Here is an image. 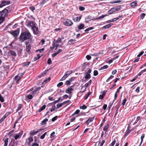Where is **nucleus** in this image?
<instances>
[{
  "label": "nucleus",
  "instance_id": "1",
  "mask_svg": "<svg viewBox=\"0 0 146 146\" xmlns=\"http://www.w3.org/2000/svg\"><path fill=\"white\" fill-rule=\"evenodd\" d=\"M32 36L29 31H24L22 32L19 37V40L22 42H23L27 40H29V42H31Z\"/></svg>",
  "mask_w": 146,
  "mask_h": 146
},
{
  "label": "nucleus",
  "instance_id": "2",
  "mask_svg": "<svg viewBox=\"0 0 146 146\" xmlns=\"http://www.w3.org/2000/svg\"><path fill=\"white\" fill-rule=\"evenodd\" d=\"M27 26L28 27L30 28L33 30L34 34L36 35L38 34L39 32V30L35 22L29 21L27 23Z\"/></svg>",
  "mask_w": 146,
  "mask_h": 146
},
{
  "label": "nucleus",
  "instance_id": "3",
  "mask_svg": "<svg viewBox=\"0 0 146 146\" xmlns=\"http://www.w3.org/2000/svg\"><path fill=\"white\" fill-rule=\"evenodd\" d=\"M8 11L6 8L2 11H0V24L2 23L4 20V17L8 13Z\"/></svg>",
  "mask_w": 146,
  "mask_h": 146
},
{
  "label": "nucleus",
  "instance_id": "4",
  "mask_svg": "<svg viewBox=\"0 0 146 146\" xmlns=\"http://www.w3.org/2000/svg\"><path fill=\"white\" fill-rule=\"evenodd\" d=\"M40 89V87H38V88H36L34 89H33V90H31L32 92L31 93L33 97L35 96L38 94L39 92V90Z\"/></svg>",
  "mask_w": 146,
  "mask_h": 146
},
{
  "label": "nucleus",
  "instance_id": "5",
  "mask_svg": "<svg viewBox=\"0 0 146 146\" xmlns=\"http://www.w3.org/2000/svg\"><path fill=\"white\" fill-rule=\"evenodd\" d=\"M72 72L71 71H67L63 76L61 78L60 80L63 81L65 80L70 74Z\"/></svg>",
  "mask_w": 146,
  "mask_h": 146
},
{
  "label": "nucleus",
  "instance_id": "6",
  "mask_svg": "<svg viewBox=\"0 0 146 146\" xmlns=\"http://www.w3.org/2000/svg\"><path fill=\"white\" fill-rule=\"evenodd\" d=\"M63 23L66 26H70L73 24L72 22L68 19H65L63 21Z\"/></svg>",
  "mask_w": 146,
  "mask_h": 146
},
{
  "label": "nucleus",
  "instance_id": "7",
  "mask_svg": "<svg viewBox=\"0 0 146 146\" xmlns=\"http://www.w3.org/2000/svg\"><path fill=\"white\" fill-rule=\"evenodd\" d=\"M23 134V131H22L20 133L17 134H16L13 137L15 140H17L18 139H20Z\"/></svg>",
  "mask_w": 146,
  "mask_h": 146
},
{
  "label": "nucleus",
  "instance_id": "8",
  "mask_svg": "<svg viewBox=\"0 0 146 146\" xmlns=\"http://www.w3.org/2000/svg\"><path fill=\"white\" fill-rule=\"evenodd\" d=\"M10 4V1H2L1 4H0V7H2L3 6Z\"/></svg>",
  "mask_w": 146,
  "mask_h": 146
},
{
  "label": "nucleus",
  "instance_id": "9",
  "mask_svg": "<svg viewBox=\"0 0 146 146\" xmlns=\"http://www.w3.org/2000/svg\"><path fill=\"white\" fill-rule=\"evenodd\" d=\"M29 42H27L25 43L26 45V51L28 52H29L30 51L31 48V45L29 44Z\"/></svg>",
  "mask_w": 146,
  "mask_h": 146
},
{
  "label": "nucleus",
  "instance_id": "10",
  "mask_svg": "<svg viewBox=\"0 0 146 146\" xmlns=\"http://www.w3.org/2000/svg\"><path fill=\"white\" fill-rule=\"evenodd\" d=\"M70 101H64L62 103L58 104L56 105L57 107L58 108H59L65 104L68 103Z\"/></svg>",
  "mask_w": 146,
  "mask_h": 146
},
{
  "label": "nucleus",
  "instance_id": "11",
  "mask_svg": "<svg viewBox=\"0 0 146 146\" xmlns=\"http://www.w3.org/2000/svg\"><path fill=\"white\" fill-rule=\"evenodd\" d=\"M10 33L13 35L15 37H17L18 36L19 32L18 31L15 30L11 32Z\"/></svg>",
  "mask_w": 146,
  "mask_h": 146
},
{
  "label": "nucleus",
  "instance_id": "12",
  "mask_svg": "<svg viewBox=\"0 0 146 146\" xmlns=\"http://www.w3.org/2000/svg\"><path fill=\"white\" fill-rule=\"evenodd\" d=\"M118 9L115 8H112L111 9L108 11V13L109 14H111L115 12L116 11H118Z\"/></svg>",
  "mask_w": 146,
  "mask_h": 146
},
{
  "label": "nucleus",
  "instance_id": "13",
  "mask_svg": "<svg viewBox=\"0 0 146 146\" xmlns=\"http://www.w3.org/2000/svg\"><path fill=\"white\" fill-rule=\"evenodd\" d=\"M10 114V113L9 112H7L3 116L2 118L1 119V120H0V123L2 122L5 119L9 114Z\"/></svg>",
  "mask_w": 146,
  "mask_h": 146
},
{
  "label": "nucleus",
  "instance_id": "14",
  "mask_svg": "<svg viewBox=\"0 0 146 146\" xmlns=\"http://www.w3.org/2000/svg\"><path fill=\"white\" fill-rule=\"evenodd\" d=\"M9 55L14 56H17V54L13 50H10L8 52Z\"/></svg>",
  "mask_w": 146,
  "mask_h": 146
},
{
  "label": "nucleus",
  "instance_id": "15",
  "mask_svg": "<svg viewBox=\"0 0 146 146\" xmlns=\"http://www.w3.org/2000/svg\"><path fill=\"white\" fill-rule=\"evenodd\" d=\"M104 50H102V51H99V52L97 53H94L93 54H92V56H98L100 55H103V54H105L103 52Z\"/></svg>",
  "mask_w": 146,
  "mask_h": 146
},
{
  "label": "nucleus",
  "instance_id": "16",
  "mask_svg": "<svg viewBox=\"0 0 146 146\" xmlns=\"http://www.w3.org/2000/svg\"><path fill=\"white\" fill-rule=\"evenodd\" d=\"M73 89L72 88L71 86L69 87L66 91V92L68 94H70L72 93V91L73 90Z\"/></svg>",
  "mask_w": 146,
  "mask_h": 146
},
{
  "label": "nucleus",
  "instance_id": "17",
  "mask_svg": "<svg viewBox=\"0 0 146 146\" xmlns=\"http://www.w3.org/2000/svg\"><path fill=\"white\" fill-rule=\"evenodd\" d=\"M94 117L91 118H89L88 120L86 121V123L87 125H89V123L92 121L94 119Z\"/></svg>",
  "mask_w": 146,
  "mask_h": 146
},
{
  "label": "nucleus",
  "instance_id": "18",
  "mask_svg": "<svg viewBox=\"0 0 146 146\" xmlns=\"http://www.w3.org/2000/svg\"><path fill=\"white\" fill-rule=\"evenodd\" d=\"M42 130V129H39L36 131H32L30 133V134H31V135H34L37 133L38 132H39L40 131H41Z\"/></svg>",
  "mask_w": 146,
  "mask_h": 146
},
{
  "label": "nucleus",
  "instance_id": "19",
  "mask_svg": "<svg viewBox=\"0 0 146 146\" xmlns=\"http://www.w3.org/2000/svg\"><path fill=\"white\" fill-rule=\"evenodd\" d=\"M30 62H24L22 64V66H28L30 64Z\"/></svg>",
  "mask_w": 146,
  "mask_h": 146
},
{
  "label": "nucleus",
  "instance_id": "20",
  "mask_svg": "<svg viewBox=\"0 0 146 146\" xmlns=\"http://www.w3.org/2000/svg\"><path fill=\"white\" fill-rule=\"evenodd\" d=\"M84 25L83 23H81L78 26V28L80 30H81L84 29Z\"/></svg>",
  "mask_w": 146,
  "mask_h": 146
},
{
  "label": "nucleus",
  "instance_id": "21",
  "mask_svg": "<svg viewBox=\"0 0 146 146\" xmlns=\"http://www.w3.org/2000/svg\"><path fill=\"white\" fill-rule=\"evenodd\" d=\"M85 74L86 76H85V78L86 79H88L90 78L91 75L90 74L87 72H86Z\"/></svg>",
  "mask_w": 146,
  "mask_h": 146
},
{
  "label": "nucleus",
  "instance_id": "22",
  "mask_svg": "<svg viewBox=\"0 0 146 146\" xmlns=\"http://www.w3.org/2000/svg\"><path fill=\"white\" fill-rule=\"evenodd\" d=\"M146 71V68H145L144 70H141L140 72H139L138 75L139 76H141L142 74L145 73Z\"/></svg>",
  "mask_w": 146,
  "mask_h": 146
},
{
  "label": "nucleus",
  "instance_id": "23",
  "mask_svg": "<svg viewBox=\"0 0 146 146\" xmlns=\"http://www.w3.org/2000/svg\"><path fill=\"white\" fill-rule=\"evenodd\" d=\"M105 141L104 140H103L102 142L99 141L98 142V146H102L105 143Z\"/></svg>",
  "mask_w": 146,
  "mask_h": 146
},
{
  "label": "nucleus",
  "instance_id": "24",
  "mask_svg": "<svg viewBox=\"0 0 146 146\" xmlns=\"http://www.w3.org/2000/svg\"><path fill=\"white\" fill-rule=\"evenodd\" d=\"M112 25V24L111 23L109 24L104 26L103 27V28H104V29L108 28L110 27H111Z\"/></svg>",
  "mask_w": 146,
  "mask_h": 146
},
{
  "label": "nucleus",
  "instance_id": "25",
  "mask_svg": "<svg viewBox=\"0 0 146 146\" xmlns=\"http://www.w3.org/2000/svg\"><path fill=\"white\" fill-rule=\"evenodd\" d=\"M48 119H44L43 120L41 123V124L42 125H44L46 124V122L48 121Z\"/></svg>",
  "mask_w": 146,
  "mask_h": 146
},
{
  "label": "nucleus",
  "instance_id": "26",
  "mask_svg": "<svg viewBox=\"0 0 146 146\" xmlns=\"http://www.w3.org/2000/svg\"><path fill=\"white\" fill-rule=\"evenodd\" d=\"M9 139L8 138H6L4 141V146H7L8 145Z\"/></svg>",
  "mask_w": 146,
  "mask_h": 146
},
{
  "label": "nucleus",
  "instance_id": "27",
  "mask_svg": "<svg viewBox=\"0 0 146 146\" xmlns=\"http://www.w3.org/2000/svg\"><path fill=\"white\" fill-rule=\"evenodd\" d=\"M136 4L137 2L135 1L131 3L130 5L131 6L133 7H135L136 6Z\"/></svg>",
  "mask_w": 146,
  "mask_h": 146
},
{
  "label": "nucleus",
  "instance_id": "28",
  "mask_svg": "<svg viewBox=\"0 0 146 146\" xmlns=\"http://www.w3.org/2000/svg\"><path fill=\"white\" fill-rule=\"evenodd\" d=\"M21 78L18 75L15 76V80L16 82L17 83Z\"/></svg>",
  "mask_w": 146,
  "mask_h": 146
},
{
  "label": "nucleus",
  "instance_id": "29",
  "mask_svg": "<svg viewBox=\"0 0 146 146\" xmlns=\"http://www.w3.org/2000/svg\"><path fill=\"white\" fill-rule=\"evenodd\" d=\"M22 104H18V108H17V109L16 110L17 111H19V110H20L22 108Z\"/></svg>",
  "mask_w": 146,
  "mask_h": 146
},
{
  "label": "nucleus",
  "instance_id": "30",
  "mask_svg": "<svg viewBox=\"0 0 146 146\" xmlns=\"http://www.w3.org/2000/svg\"><path fill=\"white\" fill-rule=\"evenodd\" d=\"M27 97L28 99H31L33 98V96L32 94H31V93H30L27 96Z\"/></svg>",
  "mask_w": 146,
  "mask_h": 146
},
{
  "label": "nucleus",
  "instance_id": "31",
  "mask_svg": "<svg viewBox=\"0 0 146 146\" xmlns=\"http://www.w3.org/2000/svg\"><path fill=\"white\" fill-rule=\"evenodd\" d=\"M46 107V106L45 105H43L39 110L38 111L39 112L41 111L42 110H43Z\"/></svg>",
  "mask_w": 146,
  "mask_h": 146
},
{
  "label": "nucleus",
  "instance_id": "32",
  "mask_svg": "<svg viewBox=\"0 0 146 146\" xmlns=\"http://www.w3.org/2000/svg\"><path fill=\"white\" fill-rule=\"evenodd\" d=\"M109 128V125L108 124H107L106 125L104 126L103 128V130L105 131H106V130L108 129Z\"/></svg>",
  "mask_w": 146,
  "mask_h": 146
},
{
  "label": "nucleus",
  "instance_id": "33",
  "mask_svg": "<svg viewBox=\"0 0 146 146\" xmlns=\"http://www.w3.org/2000/svg\"><path fill=\"white\" fill-rule=\"evenodd\" d=\"M94 29V28L93 27H89L88 28L86 29L84 31L85 32L87 33V32L89 31L92 30Z\"/></svg>",
  "mask_w": 146,
  "mask_h": 146
},
{
  "label": "nucleus",
  "instance_id": "34",
  "mask_svg": "<svg viewBox=\"0 0 146 146\" xmlns=\"http://www.w3.org/2000/svg\"><path fill=\"white\" fill-rule=\"evenodd\" d=\"M141 118V117L140 116H138L137 119L135 121L134 123L133 124V125H135V124Z\"/></svg>",
  "mask_w": 146,
  "mask_h": 146
},
{
  "label": "nucleus",
  "instance_id": "35",
  "mask_svg": "<svg viewBox=\"0 0 146 146\" xmlns=\"http://www.w3.org/2000/svg\"><path fill=\"white\" fill-rule=\"evenodd\" d=\"M87 108V107L85 106V105H83L82 106H80V109H82L83 110H85Z\"/></svg>",
  "mask_w": 146,
  "mask_h": 146
},
{
  "label": "nucleus",
  "instance_id": "36",
  "mask_svg": "<svg viewBox=\"0 0 146 146\" xmlns=\"http://www.w3.org/2000/svg\"><path fill=\"white\" fill-rule=\"evenodd\" d=\"M107 16V15H102V16H100V17H98L97 19H103V18H104L105 17H106Z\"/></svg>",
  "mask_w": 146,
  "mask_h": 146
},
{
  "label": "nucleus",
  "instance_id": "37",
  "mask_svg": "<svg viewBox=\"0 0 146 146\" xmlns=\"http://www.w3.org/2000/svg\"><path fill=\"white\" fill-rule=\"evenodd\" d=\"M81 18V16L80 17H77L75 18V20L74 21L76 22H79Z\"/></svg>",
  "mask_w": 146,
  "mask_h": 146
},
{
  "label": "nucleus",
  "instance_id": "38",
  "mask_svg": "<svg viewBox=\"0 0 146 146\" xmlns=\"http://www.w3.org/2000/svg\"><path fill=\"white\" fill-rule=\"evenodd\" d=\"M63 38H61L60 37H59L58 39L56 40V42L57 43H60L62 41V39Z\"/></svg>",
  "mask_w": 146,
  "mask_h": 146
},
{
  "label": "nucleus",
  "instance_id": "39",
  "mask_svg": "<svg viewBox=\"0 0 146 146\" xmlns=\"http://www.w3.org/2000/svg\"><path fill=\"white\" fill-rule=\"evenodd\" d=\"M46 134L47 132H45L40 136V138L42 139H44Z\"/></svg>",
  "mask_w": 146,
  "mask_h": 146
},
{
  "label": "nucleus",
  "instance_id": "40",
  "mask_svg": "<svg viewBox=\"0 0 146 146\" xmlns=\"http://www.w3.org/2000/svg\"><path fill=\"white\" fill-rule=\"evenodd\" d=\"M80 112V110H77L74 113L72 114V115H74L75 114H78Z\"/></svg>",
  "mask_w": 146,
  "mask_h": 146
},
{
  "label": "nucleus",
  "instance_id": "41",
  "mask_svg": "<svg viewBox=\"0 0 146 146\" xmlns=\"http://www.w3.org/2000/svg\"><path fill=\"white\" fill-rule=\"evenodd\" d=\"M70 82H71L70 80H68L65 83V84L66 85H70Z\"/></svg>",
  "mask_w": 146,
  "mask_h": 146
},
{
  "label": "nucleus",
  "instance_id": "42",
  "mask_svg": "<svg viewBox=\"0 0 146 146\" xmlns=\"http://www.w3.org/2000/svg\"><path fill=\"white\" fill-rule=\"evenodd\" d=\"M57 118H58V116H56L55 117H54L52 118V119H51V121L52 122H54L57 119Z\"/></svg>",
  "mask_w": 146,
  "mask_h": 146
},
{
  "label": "nucleus",
  "instance_id": "43",
  "mask_svg": "<svg viewBox=\"0 0 146 146\" xmlns=\"http://www.w3.org/2000/svg\"><path fill=\"white\" fill-rule=\"evenodd\" d=\"M79 9L80 10L83 11L85 10V8L83 7L79 6Z\"/></svg>",
  "mask_w": 146,
  "mask_h": 146
},
{
  "label": "nucleus",
  "instance_id": "44",
  "mask_svg": "<svg viewBox=\"0 0 146 146\" xmlns=\"http://www.w3.org/2000/svg\"><path fill=\"white\" fill-rule=\"evenodd\" d=\"M108 66L107 65H104L100 69L101 70H103L105 69L108 68Z\"/></svg>",
  "mask_w": 146,
  "mask_h": 146
},
{
  "label": "nucleus",
  "instance_id": "45",
  "mask_svg": "<svg viewBox=\"0 0 146 146\" xmlns=\"http://www.w3.org/2000/svg\"><path fill=\"white\" fill-rule=\"evenodd\" d=\"M48 0H43L40 3L41 5H43L44 4L46 3Z\"/></svg>",
  "mask_w": 146,
  "mask_h": 146
},
{
  "label": "nucleus",
  "instance_id": "46",
  "mask_svg": "<svg viewBox=\"0 0 146 146\" xmlns=\"http://www.w3.org/2000/svg\"><path fill=\"white\" fill-rule=\"evenodd\" d=\"M98 74V72L97 70H95L94 72V76H96Z\"/></svg>",
  "mask_w": 146,
  "mask_h": 146
},
{
  "label": "nucleus",
  "instance_id": "47",
  "mask_svg": "<svg viewBox=\"0 0 146 146\" xmlns=\"http://www.w3.org/2000/svg\"><path fill=\"white\" fill-rule=\"evenodd\" d=\"M145 14L144 13H142L140 15V17L141 19H143L145 17Z\"/></svg>",
  "mask_w": 146,
  "mask_h": 146
},
{
  "label": "nucleus",
  "instance_id": "48",
  "mask_svg": "<svg viewBox=\"0 0 146 146\" xmlns=\"http://www.w3.org/2000/svg\"><path fill=\"white\" fill-rule=\"evenodd\" d=\"M144 137H145V134H142L141 136V142H142L143 140V139L144 138Z\"/></svg>",
  "mask_w": 146,
  "mask_h": 146
},
{
  "label": "nucleus",
  "instance_id": "49",
  "mask_svg": "<svg viewBox=\"0 0 146 146\" xmlns=\"http://www.w3.org/2000/svg\"><path fill=\"white\" fill-rule=\"evenodd\" d=\"M86 58L88 60H89L91 58V56L89 55H87L86 56Z\"/></svg>",
  "mask_w": 146,
  "mask_h": 146
},
{
  "label": "nucleus",
  "instance_id": "50",
  "mask_svg": "<svg viewBox=\"0 0 146 146\" xmlns=\"http://www.w3.org/2000/svg\"><path fill=\"white\" fill-rule=\"evenodd\" d=\"M24 74L25 72H24L21 73H19L18 74V75L20 76V77L21 78L22 77V76Z\"/></svg>",
  "mask_w": 146,
  "mask_h": 146
},
{
  "label": "nucleus",
  "instance_id": "51",
  "mask_svg": "<svg viewBox=\"0 0 146 146\" xmlns=\"http://www.w3.org/2000/svg\"><path fill=\"white\" fill-rule=\"evenodd\" d=\"M55 132L53 131V132L50 134V137H53L55 136Z\"/></svg>",
  "mask_w": 146,
  "mask_h": 146
},
{
  "label": "nucleus",
  "instance_id": "52",
  "mask_svg": "<svg viewBox=\"0 0 146 146\" xmlns=\"http://www.w3.org/2000/svg\"><path fill=\"white\" fill-rule=\"evenodd\" d=\"M90 21V19L89 17L86 18L85 19V21L86 23H88V22Z\"/></svg>",
  "mask_w": 146,
  "mask_h": 146
},
{
  "label": "nucleus",
  "instance_id": "53",
  "mask_svg": "<svg viewBox=\"0 0 146 146\" xmlns=\"http://www.w3.org/2000/svg\"><path fill=\"white\" fill-rule=\"evenodd\" d=\"M63 84V83L62 82H60L57 85V86L58 87H59L62 86Z\"/></svg>",
  "mask_w": 146,
  "mask_h": 146
},
{
  "label": "nucleus",
  "instance_id": "54",
  "mask_svg": "<svg viewBox=\"0 0 146 146\" xmlns=\"http://www.w3.org/2000/svg\"><path fill=\"white\" fill-rule=\"evenodd\" d=\"M47 63L49 64H50L52 63L51 60L50 58H49L47 61Z\"/></svg>",
  "mask_w": 146,
  "mask_h": 146
},
{
  "label": "nucleus",
  "instance_id": "55",
  "mask_svg": "<svg viewBox=\"0 0 146 146\" xmlns=\"http://www.w3.org/2000/svg\"><path fill=\"white\" fill-rule=\"evenodd\" d=\"M144 51H142L137 56L138 57H140L144 53Z\"/></svg>",
  "mask_w": 146,
  "mask_h": 146
},
{
  "label": "nucleus",
  "instance_id": "56",
  "mask_svg": "<svg viewBox=\"0 0 146 146\" xmlns=\"http://www.w3.org/2000/svg\"><path fill=\"white\" fill-rule=\"evenodd\" d=\"M140 87L139 86L137 87L135 91L137 93L139 92V91Z\"/></svg>",
  "mask_w": 146,
  "mask_h": 146
},
{
  "label": "nucleus",
  "instance_id": "57",
  "mask_svg": "<svg viewBox=\"0 0 146 146\" xmlns=\"http://www.w3.org/2000/svg\"><path fill=\"white\" fill-rule=\"evenodd\" d=\"M107 105L106 104H105L104 105L103 108L104 110H106L107 109Z\"/></svg>",
  "mask_w": 146,
  "mask_h": 146
},
{
  "label": "nucleus",
  "instance_id": "58",
  "mask_svg": "<svg viewBox=\"0 0 146 146\" xmlns=\"http://www.w3.org/2000/svg\"><path fill=\"white\" fill-rule=\"evenodd\" d=\"M28 139L30 141H33V138L32 137H30L28 138Z\"/></svg>",
  "mask_w": 146,
  "mask_h": 146
},
{
  "label": "nucleus",
  "instance_id": "59",
  "mask_svg": "<svg viewBox=\"0 0 146 146\" xmlns=\"http://www.w3.org/2000/svg\"><path fill=\"white\" fill-rule=\"evenodd\" d=\"M32 146H38L39 144L37 143H33Z\"/></svg>",
  "mask_w": 146,
  "mask_h": 146
},
{
  "label": "nucleus",
  "instance_id": "60",
  "mask_svg": "<svg viewBox=\"0 0 146 146\" xmlns=\"http://www.w3.org/2000/svg\"><path fill=\"white\" fill-rule=\"evenodd\" d=\"M116 142V141L115 140H114L113 141L112 143H111L110 145L111 146H113L115 144V143Z\"/></svg>",
  "mask_w": 146,
  "mask_h": 146
},
{
  "label": "nucleus",
  "instance_id": "61",
  "mask_svg": "<svg viewBox=\"0 0 146 146\" xmlns=\"http://www.w3.org/2000/svg\"><path fill=\"white\" fill-rule=\"evenodd\" d=\"M58 54V53L57 52L54 53L53 54H52V56L53 57H54L55 56Z\"/></svg>",
  "mask_w": 146,
  "mask_h": 146
},
{
  "label": "nucleus",
  "instance_id": "62",
  "mask_svg": "<svg viewBox=\"0 0 146 146\" xmlns=\"http://www.w3.org/2000/svg\"><path fill=\"white\" fill-rule=\"evenodd\" d=\"M121 87L120 86L118 89L116 91V93H119V90L121 89Z\"/></svg>",
  "mask_w": 146,
  "mask_h": 146
},
{
  "label": "nucleus",
  "instance_id": "63",
  "mask_svg": "<svg viewBox=\"0 0 146 146\" xmlns=\"http://www.w3.org/2000/svg\"><path fill=\"white\" fill-rule=\"evenodd\" d=\"M52 45H53V46L51 47V49H53L54 48L55 44L54 42H53V43H52Z\"/></svg>",
  "mask_w": 146,
  "mask_h": 146
},
{
  "label": "nucleus",
  "instance_id": "64",
  "mask_svg": "<svg viewBox=\"0 0 146 146\" xmlns=\"http://www.w3.org/2000/svg\"><path fill=\"white\" fill-rule=\"evenodd\" d=\"M117 72V71L116 70H113L112 72V74H115L116 72Z\"/></svg>",
  "mask_w": 146,
  "mask_h": 146
}]
</instances>
